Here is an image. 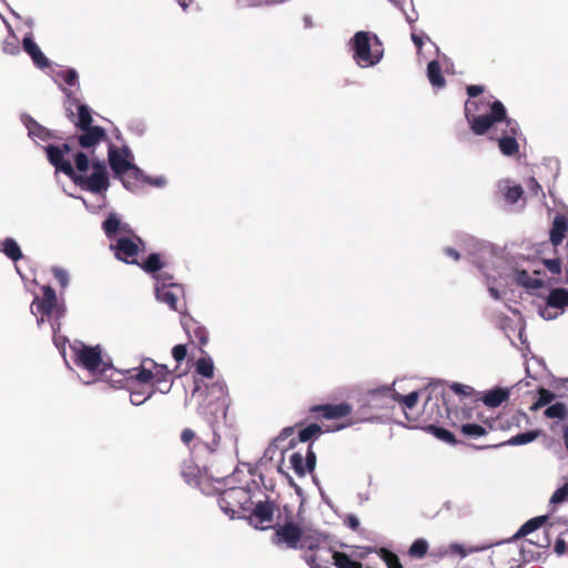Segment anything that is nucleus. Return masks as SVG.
<instances>
[{"mask_svg": "<svg viewBox=\"0 0 568 568\" xmlns=\"http://www.w3.org/2000/svg\"><path fill=\"white\" fill-rule=\"evenodd\" d=\"M53 333V343L55 347L61 351L63 354L65 352V344L68 342V338L65 336L59 335V332H52Z\"/></svg>", "mask_w": 568, "mask_h": 568, "instance_id": "62", "label": "nucleus"}, {"mask_svg": "<svg viewBox=\"0 0 568 568\" xmlns=\"http://www.w3.org/2000/svg\"><path fill=\"white\" fill-rule=\"evenodd\" d=\"M542 264L551 274H556V275L561 274L560 258H544Z\"/></svg>", "mask_w": 568, "mask_h": 568, "instance_id": "53", "label": "nucleus"}, {"mask_svg": "<svg viewBox=\"0 0 568 568\" xmlns=\"http://www.w3.org/2000/svg\"><path fill=\"white\" fill-rule=\"evenodd\" d=\"M44 151L49 163L55 169L57 172L65 174L69 179L74 174V168L72 163L64 158L60 146L55 144H48L44 146Z\"/></svg>", "mask_w": 568, "mask_h": 568, "instance_id": "12", "label": "nucleus"}, {"mask_svg": "<svg viewBox=\"0 0 568 568\" xmlns=\"http://www.w3.org/2000/svg\"><path fill=\"white\" fill-rule=\"evenodd\" d=\"M187 355V347L185 344H178L172 348V356L178 362L181 363Z\"/></svg>", "mask_w": 568, "mask_h": 568, "instance_id": "56", "label": "nucleus"}, {"mask_svg": "<svg viewBox=\"0 0 568 568\" xmlns=\"http://www.w3.org/2000/svg\"><path fill=\"white\" fill-rule=\"evenodd\" d=\"M485 278V284L487 285L488 293L490 297L495 301L501 300V293L498 288L494 286V283L496 282V277L487 273L486 275H483Z\"/></svg>", "mask_w": 568, "mask_h": 568, "instance_id": "48", "label": "nucleus"}, {"mask_svg": "<svg viewBox=\"0 0 568 568\" xmlns=\"http://www.w3.org/2000/svg\"><path fill=\"white\" fill-rule=\"evenodd\" d=\"M316 462H317L316 454H315L312 445H310L307 448V452L304 456V463L306 466V470H308V474H313V471L315 470Z\"/></svg>", "mask_w": 568, "mask_h": 568, "instance_id": "51", "label": "nucleus"}, {"mask_svg": "<svg viewBox=\"0 0 568 568\" xmlns=\"http://www.w3.org/2000/svg\"><path fill=\"white\" fill-rule=\"evenodd\" d=\"M310 413H321L322 417L327 420L338 419L352 413V405L345 402L338 404L313 405L310 407Z\"/></svg>", "mask_w": 568, "mask_h": 568, "instance_id": "13", "label": "nucleus"}, {"mask_svg": "<svg viewBox=\"0 0 568 568\" xmlns=\"http://www.w3.org/2000/svg\"><path fill=\"white\" fill-rule=\"evenodd\" d=\"M139 243L143 244L141 237L134 235V239L128 236H120L114 243L110 244V250L114 253L116 260L125 264L136 265L138 260L135 256L139 253Z\"/></svg>", "mask_w": 568, "mask_h": 568, "instance_id": "9", "label": "nucleus"}, {"mask_svg": "<svg viewBox=\"0 0 568 568\" xmlns=\"http://www.w3.org/2000/svg\"><path fill=\"white\" fill-rule=\"evenodd\" d=\"M429 548L428 541L425 538L415 539L408 549V555L413 558L420 559L425 557Z\"/></svg>", "mask_w": 568, "mask_h": 568, "instance_id": "40", "label": "nucleus"}, {"mask_svg": "<svg viewBox=\"0 0 568 568\" xmlns=\"http://www.w3.org/2000/svg\"><path fill=\"white\" fill-rule=\"evenodd\" d=\"M144 363H150L154 366V368H155L154 378L156 379V383L159 385H163V387L159 388L160 392L162 394L169 393L171 389V385H168V382H169L168 378H169V375L171 374V372L169 371L168 366L164 364H158L156 362H154L151 358H144L143 364Z\"/></svg>", "mask_w": 568, "mask_h": 568, "instance_id": "28", "label": "nucleus"}, {"mask_svg": "<svg viewBox=\"0 0 568 568\" xmlns=\"http://www.w3.org/2000/svg\"><path fill=\"white\" fill-rule=\"evenodd\" d=\"M183 327H184L185 332L190 336H192L195 339H197L200 346H204V345L207 344V342H209V332H207L206 327H204L203 325L199 324L193 318H191L190 321L183 323Z\"/></svg>", "mask_w": 568, "mask_h": 568, "instance_id": "29", "label": "nucleus"}, {"mask_svg": "<svg viewBox=\"0 0 568 568\" xmlns=\"http://www.w3.org/2000/svg\"><path fill=\"white\" fill-rule=\"evenodd\" d=\"M519 552H520L521 559L525 562H530V561L537 560L540 557V554H537V552L532 551L531 549H526L524 545L521 546Z\"/></svg>", "mask_w": 568, "mask_h": 568, "instance_id": "57", "label": "nucleus"}, {"mask_svg": "<svg viewBox=\"0 0 568 568\" xmlns=\"http://www.w3.org/2000/svg\"><path fill=\"white\" fill-rule=\"evenodd\" d=\"M460 432L463 435L469 438H479L487 434V430L484 426L476 423H466L460 426Z\"/></svg>", "mask_w": 568, "mask_h": 568, "instance_id": "41", "label": "nucleus"}, {"mask_svg": "<svg viewBox=\"0 0 568 568\" xmlns=\"http://www.w3.org/2000/svg\"><path fill=\"white\" fill-rule=\"evenodd\" d=\"M67 314V305L64 302L57 303L55 308L53 310V314L50 317H53V321L51 323L52 332H59L61 329V323L60 320L64 317Z\"/></svg>", "mask_w": 568, "mask_h": 568, "instance_id": "44", "label": "nucleus"}, {"mask_svg": "<svg viewBox=\"0 0 568 568\" xmlns=\"http://www.w3.org/2000/svg\"><path fill=\"white\" fill-rule=\"evenodd\" d=\"M67 97L69 102L77 106V120L73 121L75 128L80 130L93 126V119L90 106L85 103L80 102L77 98L71 97L70 93H67Z\"/></svg>", "mask_w": 568, "mask_h": 568, "instance_id": "21", "label": "nucleus"}, {"mask_svg": "<svg viewBox=\"0 0 568 568\" xmlns=\"http://www.w3.org/2000/svg\"><path fill=\"white\" fill-rule=\"evenodd\" d=\"M547 286H556L559 284L568 285V270L565 272V274L558 278L550 277L546 280Z\"/></svg>", "mask_w": 568, "mask_h": 568, "instance_id": "64", "label": "nucleus"}, {"mask_svg": "<svg viewBox=\"0 0 568 568\" xmlns=\"http://www.w3.org/2000/svg\"><path fill=\"white\" fill-rule=\"evenodd\" d=\"M568 534V531L561 532L555 541L554 551L558 556H562L566 552V540L564 535Z\"/></svg>", "mask_w": 568, "mask_h": 568, "instance_id": "58", "label": "nucleus"}, {"mask_svg": "<svg viewBox=\"0 0 568 568\" xmlns=\"http://www.w3.org/2000/svg\"><path fill=\"white\" fill-rule=\"evenodd\" d=\"M224 493L229 499L237 501L243 510L248 509V507L245 506V504L251 499L250 491L247 489L243 487H232Z\"/></svg>", "mask_w": 568, "mask_h": 568, "instance_id": "36", "label": "nucleus"}, {"mask_svg": "<svg viewBox=\"0 0 568 568\" xmlns=\"http://www.w3.org/2000/svg\"><path fill=\"white\" fill-rule=\"evenodd\" d=\"M427 78L433 88L442 89L445 87V78L442 73L440 64L437 60H432L427 64Z\"/></svg>", "mask_w": 568, "mask_h": 568, "instance_id": "31", "label": "nucleus"}, {"mask_svg": "<svg viewBox=\"0 0 568 568\" xmlns=\"http://www.w3.org/2000/svg\"><path fill=\"white\" fill-rule=\"evenodd\" d=\"M115 372L122 376L129 375L130 379H134L141 384H146L154 378V373L143 364L125 371L115 369Z\"/></svg>", "mask_w": 568, "mask_h": 568, "instance_id": "30", "label": "nucleus"}, {"mask_svg": "<svg viewBox=\"0 0 568 568\" xmlns=\"http://www.w3.org/2000/svg\"><path fill=\"white\" fill-rule=\"evenodd\" d=\"M70 180L83 191L93 194L104 193L110 186L108 164L104 160L95 159L92 161V173L90 175L78 174L74 171Z\"/></svg>", "mask_w": 568, "mask_h": 568, "instance_id": "4", "label": "nucleus"}, {"mask_svg": "<svg viewBox=\"0 0 568 568\" xmlns=\"http://www.w3.org/2000/svg\"><path fill=\"white\" fill-rule=\"evenodd\" d=\"M290 463L292 469L298 477H304L306 474H308L304 463V456L301 453H293L290 457Z\"/></svg>", "mask_w": 568, "mask_h": 568, "instance_id": "43", "label": "nucleus"}, {"mask_svg": "<svg viewBox=\"0 0 568 568\" xmlns=\"http://www.w3.org/2000/svg\"><path fill=\"white\" fill-rule=\"evenodd\" d=\"M541 273V270L534 271V274L536 275V277H534L525 268H514L511 272V278L517 286L525 288L528 294H534L535 290L547 286L546 281L539 277Z\"/></svg>", "mask_w": 568, "mask_h": 568, "instance_id": "11", "label": "nucleus"}, {"mask_svg": "<svg viewBox=\"0 0 568 568\" xmlns=\"http://www.w3.org/2000/svg\"><path fill=\"white\" fill-rule=\"evenodd\" d=\"M418 392H410L406 395L397 393L392 386L385 385L371 392V400L384 399L385 405L393 402H400L405 407L412 409L418 402Z\"/></svg>", "mask_w": 568, "mask_h": 568, "instance_id": "10", "label": "nucleus"}, {"mask_svg": "<svg viewBox=\"0 0 568 568\" xmlns=\"http://www.w3.org/2000/svg\"><path fill=\"white\" fill-rule=\"evenodd\" d=\"M58 303V296L54 288L50 285L42 286V298L39 300L36 297L31 304V312L33 313V307H37V311L42 315L50 317L53 314V310L55 308V304Z\"/></svg>", "mask_w": 568, "mask_h": 568, "instance_id": "16", "label": "nucleus"}, {"mask_svg": "<svg viewBox=\"0 0 568 568\" xmlns=\"http://www.w3.org/2000/svg\"><path fill=\"white\" fill-rule=\"evenodd\" d=\"M349 43L353 59L361 68L374 67L383 59V43L378 36L373 32L357 31Z\"/></svg>", "mask_w": 568, "mask_h": 568, "instance_id": "2", "label": "nucleus"}, {"mask_svg": "<svg viewBox=\"0 0 568 568\" xmlns=\"http://www.w3.org/2000/svg\"><path fill=\"white\" fill-rule=\"evenodd\" d=\"M295 429L293 426L284 427L280 434L273 439L275 444L286 440L287 438L292 437Z\"/></svg>", "mask_w": 568, "mask_h": 568, "instance_id": "59", "label": "nucleus"}, {"mask_svg": "<svg viewBox=\"0 0 568 568\" xmlns=\"http://www.w3.org/2000/svg\"><path fill=\"white\" fill-rule=\"evenodd\" d=\"M154 394V390H151L146 395L141 390H133L130 393V402L134 406H140L149 400Z\"/></svg>", "mask_w": 568, "mask_h": 568, "instance_id": "49", "label": "nucleus"}, {"mask_svg": "<svg viewBox=\"0 0 568 568\" xmlns=\"http://www.w3.org/2000/svg\"><path fill=\"white\" fill-rule=\"evenodd\" d=\"M464 113L470 131L477 136L488 135V140L497 143L504 156L511 158L519 153L518 140L523 135L519 123L508 116L500 100L468 99Z\"/></svg>", "mask_w": 568, "mask_h": 568, "instance_id": "1", "label": "nucleus"}, {"mask_svg": "<svg viewBox=\"0 0 568 568\" xmlns=\"http://www.w3.org/2000/svg\"><path fill=\"white\" fill-rule=\"evenodd\" d=\"M568 232V219L565 215L557 214L551 223L549 231V241L552 246H559Z\"/></svg>", "mask_w": 568, "mask_h": 568, "instance_id": "22", "label": "nucleus"}, {"mask_svg": "<svg viewBox=\"0 0 568 568\" xmlns=\"http://www.w3.org/2000/svg\"><path fill=\"white\" fill-rule=\"evenodd\" d=\"M219 506L225 515L230 516V518H235V510L231 508V499L226 497L225 493H223L219 498Z\"/></svg>", "mask_w": 568, "mask_h": 568, "instance_id": "55", "label": "nucleus"}, {"mask_svg": "<svg viewBox=\"0 0 568 568\" xmlns=\"http://www.w3.org/2000/svg\"><path fill=\"white\" fill-rule=\"evenodd\" d=\"M274 529L273 542L275 545H285L290 549L314 548V542L311 538L305 536L302 528L293 521H286L274 527Z\"/></svg>", "mask_w": 568, "mask_h": 568, "instance_id": "7", "label": "nucleus"}, {"mask_svg": "<svg viewBox=\"0 0 568 568\" xmlns=\"http://www.w3.org/2000/svg\"><path fill=\"white\" fill-rule=\"evenodd\" d=\"M60 75L63 79L65 84H68L70 87H74L78 84L79 74L75 69L68 68L65 71L61 72Z\"/></svg>", "mask_w": 568, "mask_h": 568, "instance_id": "52", "label": "nucleus"}, {"mask_svg": "<svg viewBox=\"0 0 568 568\" xmlns=\"http://www.w3.org/2000/svg\"><path fill=\"white\" fill-rule=\"evenodd\" d=\"M556 398V394L547 388H539L538 389V399L542 404V406H549L551 405L552 400Z\"/></svg>", "mask_w": 568, "mask_h": 568, "instance_id": "54", "label": "nucleus"}, {"mask_svg": "<svg viewBox=\"0 0 568 568\" xmlns=\"http://www.w3.org/2000/svg\"><path fill=\"white\" fill-rule=\"evenodd\" d=\"M448 386L454 394L462 396V397H468V396L476 394V390L474 387L458 383V382H452L448 384Z\"/></svg>", "mask_w": 568, "mask_h": 568, "instance_id": "45", "label": "nucleus"}, {"mask_svg": "<svg viewBox=\"0 0 568 568\" xmlns=\"http://www.w3.org/2000/svg\"><path fill=\"white\" fill-rule=\"evenodd\" d=\"M2 253L12 262H18L23 257L19 243L13 237H6L2 241Z\"/></svg>", "mask_w": 568, "mask_h": 568, "instance_id": "32", "label": "nucleus"}, {"mask_svg": "<svg viewBox=\"0 0 568 568\" xmlns=\"http://www.w3.org/2000/svg\"><path fill=\"white\" fill-rule=\"evenodd\" d=\"M203 356H201L195 363V371L199 375L205 378H212L214 376V363L212 357L206 354L204 351H201Z\"/></svg>", "mask_w": 568, "mask_h": 568, "instance_id": "33", "label": "nucleus"}, {"mask_svg": "<svg viewBox=\"0 0 568 568\" xmlns=\"http://www.w3.org/2000/svg\"><path fill=\"white\" fill-rule=\"evenodd\" d=\"M74 170L78 174H84L92 168V162L89 155L83 151H78L73 154Z\"/></svg>", "mask_w": 568, "mask_h": 568, "instance_id": "39", "label": "nucleus"}, {"mask_svg": "<svg viewBox=\"0 0 568 568\" xmlns=\"http://www.w3.org/2000/svg\"><path fill=\"white\" fill-rule=\"evenodd\" d=\"M2 51L10 55L20 53L18 37L11 31L2 42Z\"/></svg>", "mask_w": 568, "mask_h": 568, "instance_id": "42", "label": "nucleus"}, {"mask_svg": "<svg viewBox=\"0 0 568 568\" xmlns=\"http://www.w3.org/2000/svg\"><path fill=\"white\" fill-rule=\"evenodd\" d=\"M323 434L322 427L317 423L308 424L298 430L297 438H291L286 449H293L297 442L307 443Z\"/></svg>", "mask_w": 568, "mask_h": 568, "instance_id": "25", "label": "nucleus"}, {"mask_svg": "<svg viewBox=\"0 0 568 568\" xmlns=\"http://www.w3.org/2000/svg\"><path fill=\"white\" fill-rule=\"evenodd\" d=\"M539 435H540V430L539 429L527 430V432L519 433V434L510 437L506 442H503V443H499V444H496V445H493V446H485V448H498V447H503V446H521V445H527V444L532 443L534 440H536L539 437ZM477 448L478 449H484V447H477Z\"/></svg>", "mask_w": 568, "mask_h": 568, "instance_id": "23", "label": "nucleus"}, {"mask_svg": "<svg viewBox=\"0 0 568 568\" xmlns=\"http://www.w3.org/2000/svg\"><path fill=\"white\" fill-rule=\"evenodd\" d=\"M527 189L534 195H538L539 193H541V195L545 196V193L542 192L541 185L539 184V182L535 178H530L528 180Z\"/></svg>", "mask_w": 568, "mask_h": 568, "instance_id": "60", "label": "nucleus"}, {"mask_svg": "<svg viewBox=\"0 0 568 568\" xmlns=\"http://www.w3.org/2000/svg\"><path fill=\"white\" fill-rule=\"evenodd\" d=\"M463 247L481 275H486L495 266L496 251L491 243L474 236H466L463 241Z\"/></svg>", "mask_w": 568, "mask_h": 568, "instance_id": "3", "label": "nucleus"}, {"mask_svg": "<svg viewBox=\"0 0 568 568\" xmlns=\"http://www.w3.org/2000/svg\"><path fill=\"white\" fill-rule=\"evenodd\" d=\"M136 265L140 266L146 274H150L153 277L156 273L164 268L165 263L162 260L161 253L153 252L150 253L141 263L138 262Z\"/></svg>", "mask_w": 568, "mask_h": 568, "instance_id": "27", "label": "nucleus"}, {"mask_svg": "<svg viewBox=\"0 0 568 568\" xmlns=\"http://www.w3.org/2000/svg\"><path fill=\"white\" fill-rule=\"evenodd\" d=\"M544 415L547 418H557L562 420L568 417V407L562 402H556L545 409Z\"/></svg>", "mask_w": 568, "mask_h": 568, "instance_id": "38", "label": "nucleus"}, {"mask_svg": "<svg viewBox=\"0 0 568 568\" xmlns=\"http://www.w3.org/2000/svg\"><path fill=\"white\" fill-rule=\"evenodd\" d=\"M22 48L38 69L43 70L50 67L51 61L45 57L40 47L36 43L31 32L23 37Z\"/></svg>", "mask_w": 568, "mask_h": 568, "instance_id": "15", "label": "nucleus"}, {"mask_svg": "<svg viewBox=\"0 0 568 568\" xmlns=\"http://www.w3.org/2000/svg\"><path fill=\"white\" fill-rule=\"evenodd\" d=\"M274 516V505L268 499L257 501L248 517L250 524L255 528L267 529L268 526L260 527L264 523L272 521Z\"/></svg>", "mask_w": 568, "mask_h": 568, "instance_id": "14", "label": "nucleus"}, {"mask_svg": "<svg viewBox=\"0 0 568 568\" xmlns=\"http://www.w3.org/2000/svg\"><path fill=\"white\" fill-rule=\"evenodd\" d=\"M484 87L479 84H470L466 87L468 99H475L484 92Z\"/></svg>", "mask_w": 568, "mask_h": 568, "instance_id": "63", "label": "nucleus"}, {"mask_svg": "<svg viewBox=\"0 0 568 568\" xmlns=\"http://www.w3.org/2000/svg\"><path fill=\"white\" fill-rule=\"evenodd\" d=\"M20 120L28 130L29 138L39 139L41 141H48L51 139V131L36 121L30 114L22 113L20 115Z\"/></svg>", "mask_w": 568, "mask_h": 568, "instance_id": "20", "label": "nucleus"}, {"mask_svg": "<svg viewBox=\"0 0 568 568\" xmlns=\"http://www.w3.org/2000/svg\"><path fill=\"white\" fill-rule=\"evenodd\" d=\"M549 293L545 298V304L538 307V314L545 321L558 318L568 310V288L558 286H548Z\"/></svg>", "mask_w": 568, "mask_h": 568, "instance_id": "8", "label": "nucleus"}, {"mask_svg": "<svg viewBox=\"0 0 568 568\" xmlns=\"http://www.w3.org/2000/svg\"><path fill=\"white\" fill-rule=\"evenodd\" d=\"M154 290L155 288H176L182 291V285L174 281V276L171 273L160 271L153 277Z\"/></svg>", "mask_w": 568, "mask_h": 568, "instance_id": "34", "label": "nucleus"}, {"mask_svg": "<svg viewBox=\"0 0 568 568\" xmlns=\"http://www.w3.org/2000/svg\"><path fill=\"white\" fill-rule=\"evenodd\" d=\"M427 432L444 443H447L449 445L457 444V439H456L455 435L445 427L432 424V425L427 426Z\"/></svg>", "mask_w": 568, "mask_h": 568, "instance_id": "35", "label": "nucleus"}, {"mask_svg": "<svg viewBox=\"0 0 568 568\" xmlns=\"http://www.w3.org/2000/svg\"><path fill=\"white\" fill-rule=\"evenodd\" d=\"M498 187L508 204L517 203L524 195V187L520 184H513L509 179L499 181Z\"/></svg>", "mask_w": 568, "mask_h": 568, "instance_id": "24", "label": "nucleus"}, {"mask_svg": "<svg viewBox=\"0 0 568 568\" xmlns=\"http://www.w3.org/2000/svg\"><path fill=\"white\" fill-rule=\"evenodd\" d=\"M568 500V481L557 488L551 495L549 503L552 505L562 504Z\"/></svg>", "mask_w": 568, "mask_h": 568, "instance_id": "47", "label": "nucleus"}, {"mask_svg": "<svg viewBox=\"0 0 568 568\" xmlns=\"http://www.w3.org/2000/svg\"><path fill=\"white\" fill-rule=\"evenodd\" d=\"M131 175L133 179L145 182L148 174L144 173V171L139 168L133 161H132V168H130Z\"/></svg>", "mask_w": 568, "mask_h": 568, "instance_id": "61", "label": "nucleus"}, {"mask_svg": "<svg viewBox=\"0 0 568 568\" xmlns=\"http://www.w3.org/2000/svg\"><path fill=\"white\" fill-rule=\"evenodd\" d=\"M71 348L75 355V364L90 373L100 372L101 374H105L106 371L113 368L111 362L103 361L101 347L99 345L88 346L83 343L77 342L71 346Z\"/></svg>", "mask_w": 568, "mask_h": 568, "instance_id": "5", "label": "nucleus"}, {"mask_svg": "<svg viewBox=\"0 0 568 568\" xmlns=\"http://www.w3.org/2000/svg\"><path fill=\"white\" fill-rule=\"evenodd\" d=\"M80 131L81 133L77 136V140L82 149L95 148L100 142L108 140L105 129L100 125L80 129Z\"/></svg>", "mask_w": 568, "mask_h": 568, "instance_id": "17", "label": "nucleus"}, {"mask_svg": "<svg viewBox=\"0 0 568 568\" xmlns=\"http://www.w3.org/2000/svg\"><path fill=\"white\" fill-rule=\"evenodd\" d=\"M154 294L158 302L166 304L173 311L176 310L178 296L171 288H155Z\"/></svg>", "mask_w": 568, "mask_h": 568, "instance_id": "37", "label": "nucleus"}, {"mask_svg": "<svg viewBox=\"0 0 568 568\" xmlns=\"http://www.w3.org/2000/svg\"><path fill=\"white\" fill-rule=\"evenodd\" d=\"M134 160L133 152L128 145L116 146L112 143L108 148V164L113 173V178L120 180L126 190H131V183L124 179L132 168Z\"/></svg>", "mask_w": 568, "mask_h": 568, "instance_id": "6", "label": "nucleus"}, {"mask_svg": "<svg viewBox=\"0 0 568 568\" xmlns=\"http://www.w3.org/2000/svg\"><path fill=\"white\" fill-rule=\"evenodd\" d=\"M102 230L109 240H113L116 234H130L132 229L128 223H123L115 212H110L102 222Z\"/></svg>", "mask_w": 568, "mask_h": 568, "instance_id": "18", "label": "nucleus"}, {"mask_svg": "<svg viewBox=\"0 0 568 568\" xmlns=\"http://www.w3.org/2000/svg\"><path fill=\"white\" fill-rule=\"evenodd\" d=\"M51 272L54 278L58 281L62 290H65L70 284L69 272L60 266H53Z\"/></svg>", "mask_w": 568, "mask_h": 568, "instance_id": "46", "label": "nucleus"}, {"mask_svg": "<svg viewBox=\"0 0 568 568\" xmlns=\"http://www.w3.org/2000/svg\"><path fill=\"white\" fill-rule=\"evenodd\" d=\"M277 449H278L277 444H275V442L272 440V443L266 447L262 457L260 458L258 465L264 466L267 463H271L273 460Z\"/></svg>", "mask_w": 568, "mask_h": 568, "instance_id": "50", "label": "nucleus"}, {"mask_svg": "<svg viewBox=\"0 0 568 568\" xmlns=\"http://www.w3.org/2000/svg\"><path fill=\"white\" fill-rule=\"evenodd\" d=\"M548 518H549V515H540V516H536V517L528 519L516 531V534L513 536L511 540H517V539L528 536L529 534H532L534 531L539 529L542 525H545L547 523Z\"/></svg>", "mask_w": 568, "mask_h": 568, "instance_id": "26", "label": "nucleus"}, {"mask_svg": "<svg viewBox=\"0 0 568 568\" xmlns=\"http://www.w3.org/2000/svg\"><path fill=\"white\" fill-rule=\"evenodd\" d=\"M510 396V388L495 386L491 389H488L481 394L479 400L489 408H497L504 402H506Z\"/></svg>", "mask_w": 568, "mask_h": 568, "instance_id": "19", "label": "nucleus"}]
</instances>
